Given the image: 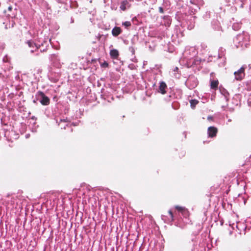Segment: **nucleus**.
Returning <instances> with one entry per match:
<instances>
[{"label":"nucleus","instance_id":"1","mask_svg":"<svg viewBox=\"0 0 251 251\" xmlns=\"http://www.w3.org/2000/svg\"><path fill=\"white\" fill-rule=\"evenodd\" d=\"M36 96L42 98L40 102L42 105H48L50 104V99L46 96L43 92L38 91L37 93Z\"/></svg>","mask_w":251,"mask_h":251},{"label":"nucleus","instance_id":"2","mask_svg":"<svg viewBox=\"0 0 251 251\" xmlns=\"http://www.w3.org/2000/svg\"><path fill=\"white\" fill-rule=\"evenodd\" d=\"M235 78L237 80H241L245 76V68L241 67L239 70L234 73Z\"/></svg>","mask_w":251,"mask_h":251},{"label":"nucleus","instance_id":"3","mask_svg":"<svg viewBox=\"0 0 251 251\" xmlns=\"http://www.w3.org/2000/svg\"><path fill=\"white\" fill-rule=\"evenodd\" d=\"M218 132L217 128L214 126H210L208 128L209 137L213 138L215 137Z\"/></svg>","mask_w":251,"mask_h":251},{"label":"nucleus","instance_id":"4","mask_svg":"<svg viewBox=\"0 0 251 251\" xmlns=\"http://www.w3.org/2000/svg\"><path fill=\"white\" fill-rule=\"evenodd\" d=\"M130 7V4L128 1L127 0H125L121 2L120 8L121 10L124 11L126 10L127 7L129 8Z\"/></svg>","mask_w":251,"mask_h":251},{"label":"nucleus","instance_id":"5","mask_svg":"<svg viewBox=\"0 0 251 251\" xmlns=\"http://www.w3.org/2000/svg\"><path fill=\"white\" fill-rule=\"evenodd\" d=\"M110 55L112 59H117L119 56L118 50L116 49L111 50L110 51Z\"/></svg>","mask_w":251,"mask_h":251},{"label":"nucleus","instance_id":"6","mask_svg":"<svg viewBox=\"0 0 251 251\" xmlns=\"http://www.w3.org/2000/svg\"><path fill=\"white\" fill-rule=\"evenodd\" d=\"M167 85L164 82H161L159 87V92L162 94H165L166 93L165 89L167 88Z\"/></svg>","mask_w":251,"mask_h":251},{"label":"nucleus","instance_id":"7","mask_svg":"<svg viewBox=\"0 0 251 251\" xmlns=\"http://www.w3.org/2000/svg\"><path fill=\"white\" fill-rule=\"evenodd\" d=\"M121 32L122 30L121 28L118 26L114 27L112 30V34L115 37L118 36Z\"/></svg>","mask_w":251,"mask_h":251},{"label":"nucleus","instance_id":"8","mask_svg":"<svg viewBox=\"0 0 251 251\" xmlns=\"http://www.w3.org/2000/svg\"><path fill=\"white\" fill-rule=\"evenodd\" d=\"M219 85L218 80H212L210 81V88L213 90H217Z\"/></svg>","mask_w":251,"mask_h":251},{"label":"nucleus","instance_id":"9","mask_svg":"<svg viewBox=\"0 0 251 251\" xmlns=\"http://www.w3.org/2000/svg\"><path fill=\"white\" fill-rule=\"evenodd\" d=\"M27 44L30 48H35V50H38V48L33 42L29 41L27 42Z\"/></svg>","mask_w":251,"mask_h":251},{"label":"nucleus","instance_id":"10","mask_svg":"<svg viewBox=\"0 0 251 251\" xmlns=\"http://www.w3.org/2000/svg\"><path fill=\"white\" fill-rule=\"evenodd\" d=\"M191 107L192 108H194L196 105L199 103V101L196 100H191L190 101Z\"/></svg>","mask_w":251,"mask_h":251},{"label":"nucleus","instance_id":"11","mask_svg":"<svg viewBox=\"0 0 251 251\" xmlns=\"http://www.w3.org/2000/svg\"><path fill=\"white\" fill-rule=\"evenodd\" d=\"M181 213L184 217L186 218L188 217L189 215V212L188 210L185 207L184 208V209H183V211L181 212Z\"/></svg>","mask_w":251,"mask_h":251},{"label":"nucleus","instance_id":"12","mask_svg":"<svg viewBox=\"0 0 251 251\" xmlns=\"http://www.w3.org/2000/svg\"><path fill=\"white\" fill-rule=\"evenodd\" d=\"M123 25L126 27H128L131 26V22L129 21H126V22L123 23Z\"/></svg>","mask_w":251,"mask_h":251},{"label":"nucleus","instance_id":"13","mask_svg":"<svg viewBox=\"0 0 251 251\" xmlns=\"http://www.w3.org/2000/svg\"><path fill=\"white\" fill-rule=\"evenodd\" d=\"M175 208L178 211L181 212L183 211V209H184L185 207H184L180 206H178V205H176V206Z\"/></svg>","mask_w":251,"mask_h":251},{"label":"nucleus","instance_id":"14","mask_svg":"<svg viewBox=\"0 0 251 251\" xmlns=\"http://www.w3.org/2000/svg\"><path fill=\"white\" fill-rule=\"evenodd\" d=\"M101 67L106 68L108 66V63L106 61H104L100 64Z\"/></svg>","mask_w":251,"mask_h":251},{"label":"nucleus","instance_id":"15","mask_svg":"<svg viewBox=\"0 0 251 251\" xmlns=\"http://www.w3.org/2000/svg\"><path fill=\"white\" fill-rule=\"evenodd\" d=\"M168 213L171 217V220L174 221V215H173V213L172 211L171 210H169L168 211Z\"/></svg>","mask_w":251,"mask_h":251},{"label":"nucleus","instance_id":"16","mask_svg":"<svg viewBox=\"0 0 251 251\" xmlns=\"http://www.w3.org/2000/svg\"><path fill=\"white\" fill-rule=\"evenodd\" d=\"M159 11L161 13H163L164 12L163 8L162 7H159Z\"/></svg>","mask_w":251,"mask_h":251},{"label":"nucleus","instance_id":"17","mask_svg":"<svg viewBox=\"0 0 251 251\" xmlns=\"http://www.w3.org/2000/svg\"><path fill=\"white\" fill-rule=\"evenodd\" d=\"M36 50H35V48H33V49H32V50H30V52H33L34 51H36Z\"/></svg>","mask_w":251,"mask_h":251},{"label":"nucleus","instance_id":"18","mask_svg":"<svg viewBox=\"0 0 251 251\" xmlns=\"http://www.w3.org/2000/svg\"><path fill=\"white\" fill-rule=\"evenodd\" d=\"M178 70V68L177 67H176L175 68V69H174V71H177Z\"/></svg>","mask_w":251,"mask_h":251},{"label":"nucleus","instance_id":"19","mask_svg":"<svg viewBox=\"0 0 251 251\" xmlns=\"http://www.w3.org/2000/svg\"><path fill=\"white\" fill-rule=\"evenodd\" d=\"M8 9L9 11H11L12 9V7L11 6H9Z\"/></svg>","mask_w":251,"mask_h":251}]
</instances>
